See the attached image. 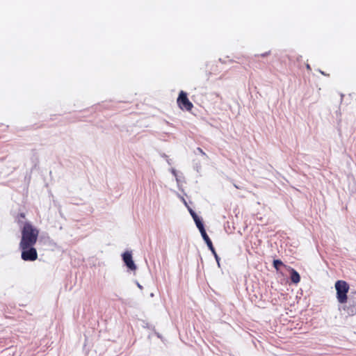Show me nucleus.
I'll return each mask as SVG.
<instances>
[{
	"mask_svg": "<svg viewBox=\"0 0 356 356\" xmlns=\"http://www.w3.org/2000/svg\"><path fill=\"white\" fill-rule=\"evenodd\" d=\"M18 217L21 218H25V213H21L18 215Z\"/></svg>",
	"mask_w": 356,
	"mask_h": 356,
	"instance_id": "ddd939ff",
	"label": "nucleus"
},
{
	"mask_svg": "<svg viewBox=\"0 0 356 356\" xmlns=\"http://www.w3.org/2000/svg\"><path fill=\"white\" fill-rule=\"evenodd\" d=\"M122 259L126 266L131 269V270H135L136 269V266L135 265L133 259L131 254L129 252H126L122 254Z\"/></svg>",
	"mask_w": 356,
	"mask_h": 356,
	"instance_id": "39448f33",
	"label": "nucleus"
},
{
	"mask_svg": "<svg viewBox=\"0 0 356 356\" xmlns=\"http://www.w3.org/2000/svg\"><path fill=\"white\" fill-rule=\"evenodd\" d=\"M195 222L201 234L203 233L204 232H206L204 229L203 223L202 222V221L200 219H198V220L195 219Z\"/></svg>",
	"mask_w": 356,
	"mask_h": 356,
	"instance_id": "9d476101",
	"label": "nucleus"
},
{
	"mask_svg": "<svg viewBox=\"0 0 356 356\" xmlns=\"http://www.w3.org/2000/svg\"><path fill=\"white\" fill-rule=\"evenodd\" d=\"M356 301H353L352 303L350 302L349 305H355Z\"/></svg>",
	"mask_w": 356,
	"mask_h": 356,
	"instance_id": "4468645a",
	"label": "nucleus"
},
{
	"mask_svg": "<svg viewBox=\"0 0 356 356\" xmlns=\"http://www.w3.org/2000/svg\"><path fill=\"white\" fill-rule=\"evenodd\" d=\"M190 213H191L194 220H195V219H196V220L200 219L199 217L197 216V214L193 210L191 209Z\"/></svg>",
	"mask_w": 356,
	"mask_h": 356,
	"instance_id": "9b49d317",
	"label": "nucleus"
},
{
	"mask_svg": "<svg viewBox=\"0 0 356 356\" xmlns=\"http://www.w3.org/2000/svg\"><path fill=\"white\" fill-rule=\"evenodd\" d=\"M287 270L291 273V280L294 284H298L300 281V276L299 273L291 266L287 267Z\"/></svg>",
	"mask_w": 356,
	"mask_h": 356,
	"instance_id": "0eeeda50",
	"label": "nucleus"
},
{
	"mask_svg": "<svg viewBox=\"0 0 356 356\" xmlns=\"http://www.w3.org/2000/svg\"><path fill=\"white\" fill-rule=\"evenodd\" d=\"M19 248L22 250L21 257L24 261H33L38 259V252L33 246L26 248L24 246H19Z\"/></svg>",
	"mask_w": 356,
	"mask_h": 356,
	"instance_id": "20e7f679",
	"label": "nucleus"
},
{
	"mask_svg": "<svg viewBox=\"0 0 356 356\" xmlns=\"http://www.w3.org/2000/svg\"><path fill=\"white\" fill-rule=\"evenodd\" d=\"M273 267L276 269L277 271L280 270L281 267H284L287 269L289 266L285 265L281 260L280 259H274L273 262Z\"/></svg>",
	"mask_w": 356,
	"mask_h": 356,
	"instance_id": "6e6552de",
	"label": "nucleus"
},
{
	"mask_svg": "<svg viewBox=\"0 0 356 356\" xmlns=\"http://www.w3.org/2000/svg\"><path fill=\"white\" fill-rule=\"evenodd\" d=\"M39 230L31 222H26L22 229V238L19 246L25 248L29 246H34L38 241Z\"/></svg>",
	"mask_w": 356,
	"mask_h": 356,
	"instance_id": "f257e3e1",
	"label": "nucleus"
},
{
	"mask_svg": "<svg viewBox=\"0 0 356 356\" xmlns=\"http://www.w3.org/2000/svg\"><path fill=\"white\" fill-rule=\"evenodd\" d=\"M177 104L179 108L182 111H191L193 108V104L188 99L187 93L181 90L177 99Z\"/></svg>",
	"mask_w": 356,
	"mask_h": 356,
	"instance_id": "7ed1b4c3",
	"label": "nucleus"
},
{
	"mask_svg": "<svg viewBox=\"0 0 356 356\" xmlns=\"http://www.w3.org/2000/svg\"><path fill=\"white\" fill-rule=\"evenodd\" d=\"M201 235H202L204 241L207 243L208 248L212 252V253L215 256L216 260H218V254H217V253H216V252L215 250V248H214V247L213 245V243H212L211 239L209 238V236L207 235V232H204L203 233L201 234Z\"/></svg>",
	"mask_w": 356,
	"mask_h": 356,
	"instance_id": "423d86ee",
	"label": "nucleus"
},
{
	"mask_svg": "<svg viewBox=\"0 0 356 356\" xmlns=\"http://www.w3.org/2000/svg\"><path fill=\"white\" fill-rule=\"evenodd\" d=\"M197 150L200 153L202 154V155L204 156H207V154L206 153L200 148V147H197Z\"/></svg>",
	"mask_w": 356,
	"mask_h": 356,
	"instance_id": "f8f14e48",
	"label": "nucleus"
},
{
	"mask_svg": "<svg viewBox=\"0 0 356 356\" xmlns=\"http://www.w3.org/2000/svg\"><path fill=\"white\" fill-rule=\"evenodd\" d=\"M349 315L353 316L356 314V303L355 305H348L344 308Z\"/></svg>",
	"mask_w": 356,
	"mask_h": 356,
	"instance_id": "1a4fd4ad",
	"label": "nucleus"
},
{
	"mask_svg": "<svg viewBox=\"0 0 356 356\" xmlns=\"http://www.w3.org/2000/svg\"><path fill=\"white\" fill-rule=\"evenodd\" d=\"M335 289L338 302L341 304L347 302V293L349 291L348 284L346 281L338 280L335 283Z\"/></svg>",
	"mask_w": 356,
	"mask_h": 356,
	"instance_id": "f03ea898",
	"label": "nucleus"
}]
</instances>
